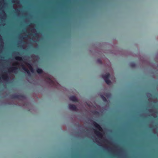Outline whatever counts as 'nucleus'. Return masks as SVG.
I'll return each instance as SVG.
<instances>
[{
    "mask_svg": "<svg viewBox=\"0 0 158 158\" xmlns=\"http://www.w3.org/2000/svg\"><path fill=\"white\" fill-rule=\"evenodd\" d=\"M69 109L71 111H76L77 109L76 106L74 104H70L68 106Z\"/></svg>",
    "mask_w": 158,
    "mask_h": 158,
    "instance_id": "423d86ee",
    "label": "nucleus"
},
{
    "mask_svg": "<svg viewBox=\"0 0 158 158\" xmlns=\"http://www.w3.org/2000/svg\"><path fill=\"white\" fill-rule=\"evenodd\" d=\"M36 72L38 74H42L43 72V70L40 69L38 68L36 70Z\"/></svg>",
    "mask_w": 158,
    "mask_h": 158,
    "instance_id": "9b49d317",
    "label": "nucleus"
},
{
    "mask_svg": "<svg viewBox=\"0 0 158 158\" xmlns=\"http://www.w3.org/2000/svg\"><path fill=\"white\" fill-rule=\"evenodd\" d=\"M101 76L107 84L109 85L111 84V81L109 79L110 77V74L109 73H104Z\"/></svg>",
    "mask_w": 158,
    "mask_h": 158,
    "instance_id": "20e7f679",
    "label": "nucleus"
},
{
    "mask_svg": "<svg viewBox=\"0 0 158 158\" xmlns=\"http://www.w3.org/2000/svg\"><path fill=\"white\" fill-rule=\"evenodd\" d=\"M15 59L17 61L12 64L8 69L9 72L15 73L18 68H19L29 76L31 75L30 71L32 73H34V70L31 64L25 59L18 56L16 57Z\"/></svg>",
    "mask_w": 158,
    "mask_h": 158,
    "instance_id": "f257e3e1",
    "label": "nucleus"
},
{
    "mask_svg": "<svg viewBox=\"0 0 158 158\" xmlns=\"http://www.w3.org/2000/svg\"><path fill=\"white\" fill-rule=\"evenodd\" d=\"M4 0H0V19L2 21L5 19L6 16L3 10V7H4Z\"/></svg>",
    "mask_w": 158,
    "mask_h": 158,
    "instance_id": "7ed1b4c3",
    "label": "nucleus"
},
{
    "mask_svg": "<svg viewBox=\"0 0 158 158\" xmlns=\"http://www.w3.org/2000/svg\"><path fill=\"white\" fill-rule=\"evenodd\" d=\"M97 62L100 64H101L102 63L100 59H98L97 60Z\"/></svg>",
    "mask_w": 158,
    "mask_h": 158,
    "instance_id": "2eb2a0df",
    "label": "nucleus"
},
{
    "mask_svg": "<svg viewBox=\"0 0 158 158\" xmlns=\"http://www.w3.org/2000/svg\"><path fill=\"white\" fill-rule=\"evenodd\" d=\"M31 31V34H32V35H35L36 36L37 35V33L36 32V31L35 29H32Z\"/></svg>",
    "mask_w": 158,
    "mask_h": 158,
    "instance_id": "9d476101",
    "label": "nucleus"
},
{
    "mask_svg": "<svg viewBox=\"0 0 158 158\" xmlns=\"http://www.w3.org/2000/svg\"><path fill=\"white\" fill-rule=\"evenodd\" d=\"M105 96L107 97V98H109L110 97L111 94H110L107 93L106 94Z\"/></svg>",
    "mask_w": 158,
    "mask_h": 158,
    "instance_id": "ddd939ff",
    "label": "nucleus"
},
{
    "mask_svg": "<svg viewBox=\"0 0 158 158\" xmlns=\"http://www.w3.org/2000/svg\"><path fill=\"white\" fill-rule=\"evenodd\" d=\"M130 66L132 67H134L135 66V65L134 63H131L130 64Z\"/></svg>",
    "mask_w": 158,
    "mask_h": 158,
    "instance_id": "4468645a",
    "label": "nucleus"
},
{
    "mask_svg": "<svg viewBox=\"0 0 158 158\" xmlns=\"http://www.w3.org/2000/svg\"><path fill=\"white\" fill-rule=\"evenodd\" d=\"M93 124L96 129V130L94 129V133L99 139V141H98V139H96V141L99 145L102 146L106 144V143L107 142V140L102 135L103 131L102 128L96 123L94 122Z\"/></svg>",
    "mask_w": 158,
    "mask_h": 158,
    "instance_id": "f03ea898",
    "label": "nucleus"
},
{
    "mask_svg": "<svg viewBox=\"0 0 158 158\" xmlns=\"http://www.w3.org/2000/svg\"><path fill=\"white\" fill-rule=\"evenodd\" d=\"M69 100L73 102H77L78 101V99L75 96H72L69 98Z\"/></svg>",
    "mask_w": 158,
    "mask_h": 158,
    "instance_id": "6e6552de",
    "label": "nucleus"
},
{
    "mask_svg": "<svg viewBox=\"0 0 158 158\" xmlns=\"http://www.w3.org/2000/svg\"><path fill=\"white\" fill-rule=\"evenodd\" d=\"M12 2L13 3H15V4L13 5V8L15 10H16V7H18L19 6V2L18 0H12Z\"/></svg>",
    "mask_w": 158,
    "mask_h": 158,
    "instance_id": "0eeeda50",
    "label": "nucleus"
},
{
    "mask_svg": "<svg viewBox=\"0 0 158 158\" xmlns=\"http://www.w3.org/2000/svg\"><path fill=\"white\" fill-rule=\"evenodd\" d=\"M100 96H101V98H102V99L104 101H106V99L105 97H104L102 95H101Z\"/></svg>",
    "mask_w": 158,
    "mask_h": 158,
    "instance_id": "f8f14e48",
    "label": "nucleus"
},
{
    "mask_svg": "<svg viewBox=\"0 0 158 158\" xmlns=\"http://www.w3.org/2000/svg\"><path fill=\"white\" fill-rule=\"evenodd\" d=\"M2 77L3 80L4 81H6L7 80V75L6 74H3L2 76Z\"/></svg>",
    "mask_w": 158,
    "mask_h": 158,
    "instance_id": "1a4fd4ad",
    "label": "nucleus"
},
{
    "mask_svg": "<svg viewBox=\"0 0 158 158\" xmlns=\"http://www.w3.org/2000/svg\"><path fill=\"white\" fill-rule=\"evenodd\" d=\"M45 81L48 83L53 85L57 87H59L60 86V85L57 82H55L52 79L48 77L46 78L45 79Z\"/></svg>",
    "mask_w": 158,
    "mask_h": 158,
    "instance_id": "39448f33",
    "label": "nucleus"
}]
</instances>
